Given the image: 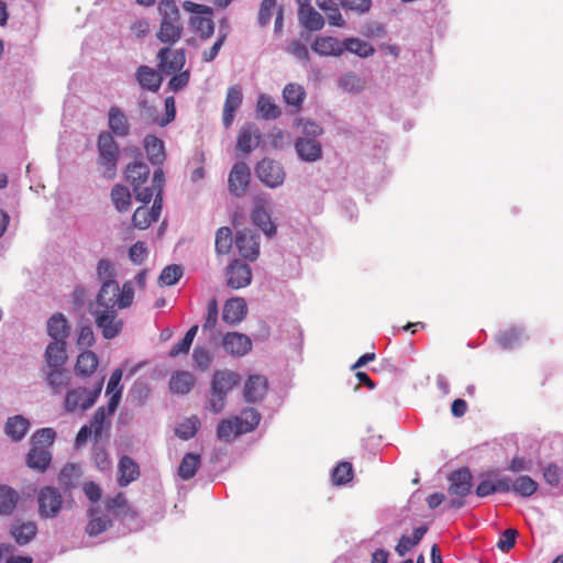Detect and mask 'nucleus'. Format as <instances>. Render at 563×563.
Masks as SVG:
<instances>
[{"mask_svg": "<svg viewBox=\"0 0 563 563\" xmlns=\"http://www.w3.org/2000/svg\"><path fill=\"white\" fill-rule=\"evenodd\" d=\"M157 11L159 27L156 38L165 45L173 46L181 38L184 31L179 8L174 0H162Z\"/></svg>", "mask_w": 563, "mask_h": 563, "instance_id": "1", "label": "nucleus"}, {"mask_svg": "<svg viewBox=\"0 0 563 563\" xmlns=\"http://www.w3.org/2000/svg\"><path fill=\"white\" fill-rule=\"evenodd\" d=\"M97 150V163L101 168L102 176L107 179L114 178L117 174L120 151L113 135L110 132L103 131L98 135Z\"/></svg>", "mask_w": 563, "mask_h": 563, "instance_id": "2", "label": "nucleus"}, {"mask_svg": "<svg viewBox=\"0 0 563 563\" xmlns=\"http://www.w3.org/2000/svg\"><path fill=\"white\" fill-rule=\"evenodd\" d=\"M150 176V168L143 162H133L126 166L125 179L133 187L135 198L143 203H148L153 198V190L143 186Z\"/></svg>", "mask_w": 563, "mask_h": 563, "instance_id": "3", "label": "nucleus"}, {"mask_svg": "<svg viewBox=\"0 0 563 563\" xmlns=\"http://www.w3.org/2000/svg\"><path fill=\"white\" fill-rule=\"evenodd\" d=\"M103 380L104 377H101L91 390L81 387L68 390L65 397V410L68 412L77 409L85 411L92 407L102 390Z\"/></svg>", "mask_w": 563, "mask_h": 563, "instance_id": "4", "label": "nucleus"}, {"mask_svg": "<svg viewBox=\"0 0 563 563\" xmlns=\"http://www.w3.org/2000/svg\"><path fill=\"white\" fill-rule=\"evenodd\" d=\"M119 309L92 308L91 316L97 328L107 340L117 338L123 329V320L119 318Z\"/></svg>", "mask_w": 563, "mask_h": 563, "instance_id": "5", "label": "nucleus"}, {"mask_svg": "<svg viewBox=\"0 0 563 563\" xmlns=\"http://www.w3.org/2000/svg\"><path fill=\"white\" fill-rule=\"evenodd\" d=\"M184 9L188 12L197 13V14H207L205 15H194L190 18V24L194 30L200 34L201 38H209L214 32V23L211 18L212 10L211 8L195 3L191 1L184 2Z\"/></svg>", "mask_w": 563, "mask_h": 563, "instance_id": "6", "label": "nucleus"}, {"mask_svg": "<svg viewBox=\"0 0 563 563\" xmlns=\"http://www.w3.org/2000/svg\"><path fill=\"white\" fill-rule=\"evenodd\" d=\"M37 504L38 515L44 519H53L60 512L64 498L57 488L46 486L38 492Z\"/></svg>", "mask_w": 563, "mask_h": 563, "instance_id": "7", "label": "nucleus"}, {"mask_svg": "<svg viewBox=\"0 0 563 563\" xmlns=\"http://www.w3.org/2000/svg\"><path fill=\"white\" fill-rule=\"evenodd\" d=\"M257 178L269 188H277L284 184L286 173L282 164L265 157L255 167Z\"/></svg>", "mask_w": 563, "mask_h": 563, "instance_id": "8", "label": "nucleus"}, {"mask_svg": "<svg viewBox=\"0 0 563 563\" xmlns=\"http://www.w3.org/2000/svg\"><path fill=\"white\" fill-rule=\"evenodd\" d=\"M225 278L229 287L244 288L252 282V271L246 262L233 256L225 268Z\"/></svg>", "mask_w": 563, "mask_h": 563, "instance_id": "9", "label": "nucleus"}, {"mask_svg": "<svg viewBox=\"0 0 563 563\" xmlns=\"http://www.w3.org/2000/svg\"><path fill=\"white\" fill-rule=\"evenodd\" d=\"M251 181L250 167L244 162H238L230 170L228 187L230 194L242 197L247 191Z\"/></svg>", "mask_w": 563, "mask_h": 563, "instance_id": "10", "label": "nucleus"}, {"mask_svg": "<svg viewBox=\"0 0 563 563\" xmlns=\"http://www.w3.org/2000/svg\"><path fill=\"white\" fill-rule=\"evenodd\" d=\"M158 67L163 73L172 74L183 69L186 63V55L183 48H172L166 45L157 53Z\"/></svg>", "mask_w": 563, "mask_h": 563, "instance_id": "11", "label": "nucleus"}, {"mask_svg": "<svg viewBox=\"0 0 563 563\" xmlns=\"http://www.w3.org/2000/svg\"><path fill=\"white\" fill-rule=\"evenodd\" d=\"M146 205L147 203H144V206L136 208L132 217L134 227L140 230L147 229L153 222L158 220L163 201L158 196L157 198H154L152 208H148Z\"/></svg>", "mask_w": 563, "mask_h": 563, "instance_id": "12", "label": "nucleus"}, {"mask_svg": "<svg viewBox=\"0 0 563 563\" xmlns=\"http://www.w3.org/2000/svg\"><path fill=\"white\" fill-rule=\"evenodd\" d=\"M120 287L114 279L104 280L93 308L119 309Z\"/></svg>", "mask_w": 563, "mask_h": 563, "instance_id": "13", "label": "nucleus"}, {"mask_svg": "<svg viewBox=\"0 0 563 563\" xmlns=\"http://www.w3.org/2000/svg\"><path fill=\"white\" fill-rule=\"evenodd\" d=\"M222 345L232 356L241 357L251 351L252 341L246 334L228 332L222 339Z\"/></svg>", "mask_w": 563, "mask_h": 563, "instance_id": "14", "label": "nucleus"}, {"mask_svg": "<svg viewBox=\"0 0 563 563\" xmlns=\"http://www.w3.org/2000/svg\"><path fill=\"white\" fill-rule=\"evenodd\" d=\"M243 101L242 89L239 85H233L228 88L227 97L223 106L222 121L225 128H229L235 117L236 110L241 107Z\"/></svg>", "mask_w": 563, "mask_h": 563, "instance_id": "15", "label": "nucleus"}, {"mask_svg": "<svg viewBox=\"0 0 563 563\" xmlns=\"http://www.w3.org/2000/svg\"><path fill=\"white\" fill-rule=\"evenodd\" d=\"M41 372L53 394H60L69 385L70 377L64 366L42 367Z\"/></svg>", "mask_w": 563, "mask_h": 563, "instance_id": "16", "label": "nucleus"}, {"mask_svg": "<svg viewBox=\"0 0 563 563\" xmlns=\"http://www.w3.org/2000/svg\"><path fill=\"white\" fill-rule=\"evenodd\" d=\"M261 141V133L254 123L244 124L238 134L236 147L245 153H251L257 147Z\"/></svg>", "mask_w": 563, "mask_h": 563, "instance_id": "17", "label": "nucleus"}, {"mask_svg": "<svg viewBox=\"0 0 563 563\" xmlns=\"http://www.w3.org/2000/svg\"><path fill=\"white\" fill-rule=\"evenodd\" d=\"M89 521L86 526V532L89 537H96L104 532L112 523L108 514L99 506H91L88 510Z\"/></svg>", "mask_w": 563, "mask_h": 563, "instance_id": "18", "label": "nucleus"}, {"mask_svg": "<svg viewBox=\"0 0 563 563\" xmlns=\"http://www.w3.org/2000/svg\"><path fill=\"white\" fill-rule=\"evenodd\" d=\"M247 307L243 298H231L223 307L222 319L230 325L240 323L246 316Z\"/></svg>", "mask_w": 563, "mask_h": 563, "instance_id": "19", "label": "nucleus"}, {"mask_svg": "<svg viewBox=\"0 0 563 563\" xmlns=\"http://www.w3.org/2000/svg\"><path fill=\"white\" fill-rule=\"evenodd\" d=\"M449 493L452 496L465 497L471 493L472 475L468 470L463 468L451 474Z\"/></svg>", "mask_w": 563, "mask_h": 563, "instance_id": "20", "label": "nucleus"}, {"mask_svg": "<svg viewBox=\"0 0 563 563\" xmlns=\"http://www.w3.org/2000/svg\"><path fill=\"white\" fill-rule=\"evenodd\" d=\"M108 126L110 133L120 137L130 134V122L125 113L117 106H112L108 112Z\"/></svg>", "mask_w": 563, "mask_h": 563, "instance_id": "21", "label": "nucleus"}, {"mask_svg": "<svg viewBox=\"0 0 563 563\" xmlns=\"http://www.w3.org/2000/svg\"><path fill=\"white\" fill-rule=\"evenodd\" d=\"M298 156L306 162H316L322 156L321 144L308 137H299L295 143Z\"/></svg>", "mask_w": 563, "mask_h": 563, "instance_id": "22", "label": "nucleus"}, {"mask_svg": "<svg viewBox=\"0 0 563 563\" xmlns=\"http://www.w3.org/2000/svg\"><path fill=\"white\" fill-rule=\"evenodd\" d=\"M45 365L43 367H59L64 366L67 361L66 341H52L46 346Z\"/></svg>", "mask_w": 563, "mask_h": 563, "instance_id": "23", "label": "nucleus"}, {"mask_svg": "<svg viewBox=\"0 0 563 563\" xmlns=\"http://www.w3.org/2000/svg\"><path fill=\"white\" fill-rule=\"evenodd\" d=\"M267 380L262 375H251L244 386V398L247 402H256L264 398Z\"/></svg>", "mask_w": 563, "mask_h": 563, "instance_id": "24", "label": "nucleus"}, {"mask_svg": "<svg viewBox=\"0 0 563 563\" xmlns=\"http://www.w3.org/2000/svg\"><path fill=\"white\" fill-rule=\"evenodd\" d=\"M30 428V421L22 415L9 417L4 424V433L14 442L21 441Z\"/></svg>", "mask_w": 563, "mask_h": 563, "instance_id": "25", "label": "nucleus"}, {"mask_svg": "<svg viewBox=\"0 0 563 563\" xmlns=\"http://www.w3.org/2000/svg\"><path fill=\"white\" fill-rule=\"evenodd\" d=\"M311 47L321 56H341L344 53L343 42L332 36L316 38Z\"/></svg>", "mask_w": 563, "mask_h": 563, "instance_id": "26", "label": "nucleus"}, {"mask_svg": "<svg viewBox=\"0 0 563 563\" xmlns=\"http://www.w3.org/2000/svg\"><path fill=\"white\" fill-rule=\"evenodd\" d=\"M122 369L117 368L112 372L110 379L107 385V394L111 395L108 401V415L111 416L118 408V405L122 395V386L120 382L122 379Z\"/></svg>", "mask_w": 563, "mask_h": 563, "instance_id": "27", "label": "nucleus"}, {"mask_svg": "<svg viewBox=\"0 0 563 563\" xmlns=\"http://www.w3.org/2000/svg\"><path fill=\"white\" fill-rule=\"evenodd\" d=\"M239 375L231 371H217L213 374L211 389L222 395L228 393L239 383Z\"/></svg>", "mask_w": 563, "mask_h": 563, "instance_id": "28", "label": "nucleus"}, {"mask_svg": "<svg viewBox=\"0 0 563 563\" xmlns=\"http://www.w3.org/2000/svg\"><path fill=\"white\" fill-rule=\"evenodd\" d=\"M47 334L52 341H66L69 334V327L62 313H55L47 320Z\"/></svg>", "mask_w": 563, "mask_h": 563, "instance_id": "29", "label": "nucleus"}, {"mask_svg": "<svg viewBox=\"0 0 563 563\" xmlns=\"http://www.w3.org/2000/svg\"><path fill=\"white\" fill-rule=\"evenodd\" d=\"M136 79L143 89L157 91L162 85L161 75L153 68L142 65L136 70Z\"/></svg>", "mask_w": 563, "mask_h": 563, "instance_id": "30", "label": "nucleus"}, {"mask_svg": "<svg viewBox=\"0 0 563 563\" xmlns=\"http://www.w3.org/2000/svg\"><path fill=\"white\" fill-rule=\"evenodd\" d=\"M298 19L300 24L309 31H320L324 26L323 16L312 5L299 8Z\"/></svg>", "mask_w": 563, "mask_h": 563, "instance_id": "31", "label": "nucleus"}, {"mask_svg": "<svg viewBox=\"0 0 563 563\" xmlns=\"http://www.w3.org/2000/svg\"><path fill=\"white\" fill-rule=\"evenodd\" d=\"M144 148L147 155L148 161L153 165L162 164L165 158V147L164 142L154 135H147L144 139Z\"/></svg>", "mask_w": 563, "mask_h": 563, "instance_id": "32", "label": "nucleus"}, {"mask_svg": "<svg viewBox=\"0 0 563 563\" xmlns=\"http://www.w3.org/2000/svg\"><path fill=\"white\" fill-rule=\"evenodd\" d=\"M51 460L52 455L47 449L43 446H32L27 454L26 463L29 467L44 472L48 467Z\"/></svg>", "mask_w": 563, "mask_h": 563, "instance_id": "33", "label": "nucleus"}, {"mask_svg": "<svg viewBox=\"0 0 563 563\" xmlns=\"http://www.w3.org/2000/svg\"><path fill=\"white\" fill-rule=\"evenodd\" d=\"M428 528L426 526H420L416 528L412 532V536L402 534L399 539L398 544L395 548V551L399 556H405L407 552H409L413 547L418 545L422 540L423 536L427 533Z\"/></svg>", "mask_w": 563, "mask_h": 563, "instance_id": "34", "label": "nucleus"}, {"mask_svg": "<svg viewBox=\"0 0 563 563\" xmlns=\"http://www.w3.org/2000/svg\"><path fill=\"white\" fill-rule=\"evenodd\" d=\"M119 484L121 486H128L131 482L135 481L139 476L137 464L129 456L121 457L119 462Z\"/></svg>", "mask_w": 563, "mask_h": 563, "instance_id": "35", "label": "nucleus"}, {"mask_svg": "<svg viewBox=\"0 0 563 563\" xmlns=\"http://www.w3.org/2000/svg\"><path fill=\"white\" fill-rule=\"evenodd\" d=\"M257 114L265 120H275L280 117L282 110L267 95H260L256 103Z\"/></svg>", "mask_w": 563, "mask_h": 563, "instance_id": "36", "label": "nucleus"}, {"mask_svg": "<svg viewBox=\"0 0 563 563\" xmlns=\"http://www.w3.org/2000/svg\"><path fill=\"white\" fill-rule=\"evenodd\" d=\"M195 384V377L191 373L181 371L177 372L169 379V388L175 394H187Z\"/></svg>", "mask_w": 563, "mask_h": 563, "instance_id": "37", "label": "nucleus"}, {"mask_svg": "<svg viewBox=\"0 0 563 563\" xmlns=\"http://www.w3.org/2000/svg\"><path fill=\"white\" fill-rule=\"evenodd\" d=\"M37 527L34 522L15 523L11 528V534L20 545L29 543L36 534Z\"/></svg>", "mask_w": 563, "mask_h": 563, "instance_id": "38", "label": "nucleus"}, {"mask_svg": "<svg viewBox=\"0 0 563 563\" xmlns=\"http://www.w3.org/2000/svg\"><path fill=\"white\" fill-rule=\"evenodd\" d=\"M241 428L242 427L239 426V417L224 419L218 426L217 435L220 440L230 442L236 435L245 433L244 431H240Z\"/></svg>", "mask_w": 563, "mask_h": 563, "instance_id": "39", "label": "nucleus"}, {"mask_svg": "<svg viewBox=\"0 0 563 563\" xmlns=\"http://www.w3.org/2000/svg\"><path fill=\"white\" fill-rule=\"evenodd\" d=\"M344 44V52L349 51L350 53H353L360 57H369L374 55L375 48L374 46L363 41L358 37H349L343 41Z\"/></svg>", "mask_w": 563, "mask_h": 563, "instance_id": "40", "label": "nucleus"}, {"mask_svg": "<svg viewBox=\"0 0 563 563\" xmlns=\"http://www.w3.org/2000/svg\"><path fill=\"white\" fill-rule=\"evenodd\" d=\"M538 483L528 475H520L514 479L512 493L522 497H531L538 490Z\"/></svg>", "mask_w": 563, "mask_h": 563, "instance_id": "41", "label": "nucleus"}, {"mask_svg": "<svg viewBox=\"0 0 563 563\" xmlns=\"http://www.w3.org/2000/svg\"><path fill=\"white\" fill-rule=\"evenodd\" d=\"M253 223L268 238L275 235L276 227L271 220L269 213L263 207H256L252 213Z\"/></svg>", "mask_w": 563, "mask_h": 563, "instance_id": "42", "label": "nucleus"}, {"mask_svg": "<svg viewBox=\"0 0 563 563\" xmlns=\"http://www.w3.org/2000/svg\"><path fill=\"white\" fill-rule=\"evenodd\" d=\"M98 363V357L93 352L84 351L77 357L75 369L79 375L88 376L96 371Z\"/></svg>", "mask_w": 563, "mask_h": 563, "instance_id": "43", "label": "nucleus"}, {"mask_svg": "<svg viewBox=\"0 0 563 563\" xmlns=\"http://www.w3.org/2000/svg\"><path fill=\"white\" fill-rule=\"evenodd\" d=\"M283 98L287 104L300 109L306 98V91L302 86L291 82L285 86Z\"/></svg>", "mask_w": 563, "mask_h": 563, "instance_id": "44", "label": "nucleus"}, {"mask_svg": "<svg viewBox=\"0 0 563 563\" xmlns=\"http://www.w3.org/2000/svg\"><path fill=\"white\" fill-rule=\"evenodd\" d=\"M200 465V455L195 453H187L178 467V475L181 479L188 481L192 478Z\"/></svg>", "mask_w": 563, "mask_h": 563, "instance_id": "45", "label": "nucleus"}, {"mask_svg": "<svg viewBox=\"0 0 563 563\" xmlns=\"http://www.w3.org/2000/svg\"><path fill=\"white\" fill-rule=\"evenodd\" d=\"M19 494L7 485L0 486V515H10L18 503Z\"/></svg>", "mask_w": 563, "mask_h": 563, "instance_id": "46", "label": "nucleus"}, {"mask_svg": "<svg viewBox=\"0 0 563 563\" xmlns=\"http://www.w3.org/2000/svg\"><path fill=\"white\" fill-rule=\"evenodd\" d=\"M526 339L523 331L518 328H510L501 332L497 342L503 349H514L518 346Z\"/></svg>", "mask_w": 563, "mask_h": 563, "instance_id": "47", "label": "nucleus"}, {"mask_svg": "<svg viewBox=\"0 0 563 563\" xmlns=\"http://www.w3.org/2000/svg\"><path fill=\"white\" fill-rule=\"evenodd\" d=\"M111 199L120 212L129 210L131 206L130 190L123 185H115L112 188Z\"/></svg>", "mask_w": 563, "mask_h": 563, "instance_id": "48", "label": "nucleus"}, {"mask_svg": "<svg viewBox=\"0 0 563 563\" xmlns=\"http://www.w3.org/2000/svg\"><path fill=\"white\" fill-rule=\"evenodd\" d=\"M81 475L80 467L75 464L65 465L58 476V482L66 489L71 488L76 485V482L79 479Z\"/></svg>", "mask_w": 563, "mask_h": 563, "instance_id": "49", "label": "nucleus"}, {"mask_svg": "<svg viewBox=\"0 0 563 563\" xmlns=\"http://www.w3.org/2000/svg\"><path fill=\"white\" fill-rule=\"evenodd\" d=\"M261 421L260 412L254 408L244 409L239 417V426L242 427L240 431L245 433L253 431Z\"/></svg>", "mask_w": 563, "mask_h": 563, "instance_id": "50", "label": "nucleus"}, {"mask_svg": "<svg viewBox=\"0 0 563 563\" xmlns=\"http://www.w3.org/2000/svg\"><path fill=\"white\" fill-rule=\"evenodd\" d=\"M199 426H200V421H199L198 417L192 416L190 418L185 419L183 422H180L176 427L175 433L178 438H180L183 440H189L196 434Z\"/></svg>", "mask_w": 563, "mask_h": 563, "instance_id": "51", "label": "nucleus"}, {"mask_svg": "<svg viewBox=\"0 0 563 563\" xmlns=\"http://www.w3.org/2000/svg\"><path fill=\"white\" fill-rule=\"evenodd\" d=\"M183 274H184V271L180 265H177V264L168 265L162 271L159 278H158V283L161 285H165V286H173L180 279Z\"/></svg>", "mask_w": 563, "mask_h": 563, "instance_id": "52", "label": "nucleus"}, {"mask_svg": "<svg viewBox=\"0 0 563 563\" xmlns=\"http://www.w3.org/2000/svg\"><path fill=\"white\" fill-rule=\"evenodd\" d=\"M339 85L347 92H358L364 89L365 81L356 74L349 73L340 78Z\"/></svg>", "mask_w": 563, "mask_h": 563, "instance_id": "53", "label": "nucleus"}, {"mask_svg": "<svg viewBox=\"0 0 563 563\" xmlns=\"http://www.w3.org/2000/svg\"><path fill=\"white\" fill-rule=\"evenodd\" d=\"M353 476V468L351 463L341 462L332 472L333 482L336 485H343L349 483Z\"/></svg>", "mask_w": 563, "mask_h": 563, "instance_id": "54", "label": "nucleus"}, {"mask_svg": "<svg viewBox=\"0 0 563 563\" xmlns=\"http://www.w3.org/2000/svg\"><path fill=\"white\" fill-rule=\"evenodd\" d=\"M192 360L197 368L201 371L209 369L211 362H212V355L210 352L201 346H196L192 352Z\"/></svg>", "mask_w": 563, "mask_h": 563, "instance_id": "55", "label": "nucleus"}, {"mask_svg": "<svg viewBox=\"0 0 563 563\" xmlns=\"http://www.w3.org/2000/svg\"><path fill=\"white\" fill-rule=\"evenodd\" d=\"M258 235L251 229H244L235 235V246H258Z\"/></svg>", "mask_w": 563, "mask_h": 563, "instance_id": "56", "label": "nucleus"}, {"mask_svg": "<svg viewBox=\"0 0 563 563\" xmlns=\"http://www.w3.org/2000/svg\"><path fill=\"white\" fill-rule=\"evenodd\" d=\"M56 437V432L52 428H43L35 432L32 438L33 446H42L43 444H52Z\"/></svg>", "mask_w": 563, "mask_h": 563, "instance_id": "57", "label": "nucleus"}, {"mask_svg": "<svg viewBox=\"0 0 563 563\" xmlns=\"http://www.w3.org/2000/svg\"><path fill=\"white\" fill-rule=\"evenodd\" d=\"M134 289L132 282L128 280L120 289L119 309H125L133 302Z\"/></svg>", "mask_w": 563, "mask_h": 563, "instance_id": "58", "label": "nucleus"}, {"mask_svg": "<svg viewBox=\"0 0 563 563\" xmlns=\"http://www.w3.org/2000/svg\"><path fill=\"white\" fill-rule=\"evenodd\" d=\"M276 7V0H263L258 11L260 25H266L271 21L273 10Z\"/></svg>", "mask_w": 563, "mask_h": 563, "instance_id": "59", "label": "nucleus"}, {"mask_svg": "<svg viewBox=\"0 0 563 563\" xmlns=\"http://www.w3.org/2000/svg\"><path fill=\"white\" fill-rule=\"evenodd\" d=\"M517 536L518 531L516 529L510 528L505 530L497 542V548L501 551L510 550L516 543Z\"/></svg>", "mask_w": 563, "mask_h": 563, "instance_id": "60", "label": "nucleus"}, {"mask_svg": "<svg viewBox=\"0 0 563 563\" xmlns=\"http://www.w3.org/2000/svg\"><path fill=\"white\" fill-rule=\"evenodd\" d=\"M95 343V333L90 325H82L79 329L77 345L79 347H90Z\"/></svg>", "mask_w": 563, "mask_h": 563, "instance_id": "61", "label": "nucleus"}, {"mask_svg": "<svg viewBox=\"0 0 563 563\" xmlns=\"http://www.w3.org/2000/svg\"><path fill=\"white\" fill-rule=\"evenodd\" d=\"M543 478L550 486H558L561 481V470L560 467L554 464L550 463L547 465V467L543 470Z\"/></svg>", "mask_w": 563, "mask_h": 563, "instance_id": "62", "label": "nucleus"}, {"mask_svg": "<svg viewBox=\"0 0 563 563\" xmlns=\"http://www.w3.org/2000/svg\"><path fill=\"white\" fill-rule=\"evenodd\" d=\"M287 52L289 54H291L292 56H295L299 60H302V62L309 60V51H308L307 46L299 41H292L288 45Z\"/></svg>", "mask_w": 563, "mask_h": 563, "instance_id": "63", "label": "nucleus"}, {"mask_svg": "<svg viewBox=\"0 0 563 563\" xmlns=\"http://www.w3.org/2000/svg\"><path fill=\"white\" fill-rule=\"evenodd\" d=\"M106 410L103 407H99L90 421L91 428H93V434L96 438L101 437L103 430V423L106 420Z\"/></svg>", "mask_w": 563, "mask_h": 563, "instance_id": "64", "label": "nucleus"}]
</instances>
